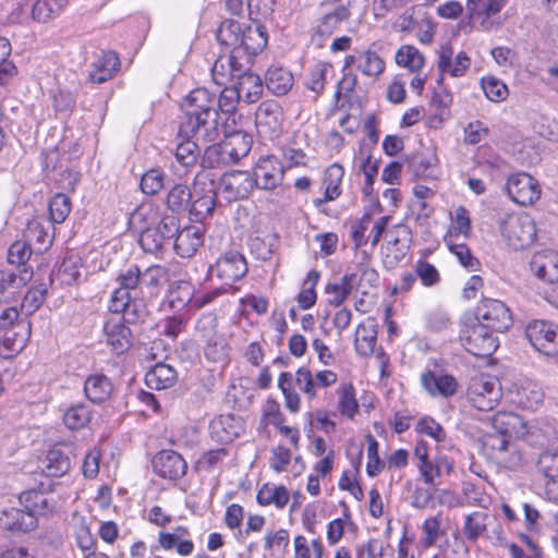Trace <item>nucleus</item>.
<instances>
[{
    "instance_id": "f257e3e1",
    "label": "nucleus",
    "mask_w": 558,
    "mask_h": 558,
    "mask_svg": "<svg viewBox=\"0 0 558 558\" xmlns=\"http://www.w3.org/2000/svg\"><path fill=\"white\" fill-rule=\"evenodd\" d=\"M184 117L180 122L179 135L194 137L204 143L216 142L219 137V113L217 96L206 88L192 90L182 104Z\"/></svg>"
},
{
    "instance_id": "f03ea898",
    "label": "nucleus",
    "mask_w": 558,
    "mask_h": 558,
    "mask_svg": "<svg viewBox=\"0 0 558 558\" xmlns=\"http://www.w3.org/2000/svg\"><path fill=\"white\" fill-rule=\"evenodd\" d=\"M218 41L231 48L236 54L243 56V59L251 58L260 52L267 45L268 36L266 28L257 22L242 27L234 20H226L217 31Z\"/></svg>"
},
{
    "instance_id": "7ed1b4c3",
    "label": "nucleus",
    "mask_w": 558,
    "mask_h": 558,
    "mask_svg": "<svg viewBox=\"0 0 558 558\" xmlns=\"http://www.w3.org/2000/svg\"><path fill=\"white\" fill-rule=\"evenodd\" d=\"M495 331L473 320L471 316L462 319L460 341L463 348L474 356H490L499 345Z\"/></svg>"
},
{
    "instance_id": "20e7f679",
    "label": "nucleus",
    "mask_w": 558,
    "mask_h": 558,
    "mask_svg": "<svg viewBox=\"0 0 558 558\" xmlns=\"http://www.w3.org/2000/svg\"><path fill=\"white\" fill-rule=\"evenodd\" d=\"M501 236L513 250L531 246L536 240V225L527 214H507L499 221Z\"/></svg>"
},
{
    "instance_id": "39448f33",
    "label": "nucleus",
    "mask_w": 558,
    "mask_h": 558,
    "mask_svg": "<svg viewBox=\"0 0 558 558\" xmlns=\"http://www.w3.org/2000/svg\"><path fill=\"white\" fill-rule=\"evenodd\" d=\"M500 383L485 374L471 377L466 388L469 403L478 411H492L501 400Z\"/></svg>"
},
{
    "instance_id": "423d86ee",
    "label": "nucleus",
    "mask_w": 558,
    "mask_h": 558,
    "mask_svg": "<svg viewBox=\"0 0 558 558\" xmlns=\"http://www.w3.org/2000/svg\"><path fill=\"white\" fill-rule=\"evenodd\" d=\"M471 317L496 333L505 332L512 326V315L509 307L496 299H482Z\"/></svg>"
},
{
    "instance_id": "0eeeda50",
    "label": "nucleus",
    "mask_w": 558,
    "mask_h": 558,
    "mask_svg": "<svg viewBox=\"0 0 558 558\" xmlns=\"http://www.w3.org/2000/svg\"><path fill=\"white\" fill-rule=\"evenodd\" d=\"M116 281L118 287L110 298L114 308H122L128 300L144 299L141 268L137 265H130L121 269Z\"/></svg>"
},
{
    "instance_id": "6e6552de",
    "label": "nucleus",
    "mask_w": 558,
    "mask_h": 558,
    "mask_svg": "<svg viewBox=\"0 0 558 558\" xmlns=\"http://www.w3.org/2000/svg\"><path fill=\"white\" fill-rule=\"evenodd\" d=\"M525 335L532 347L546 356L558 354V326L553 322L535 319L527 324Z\"/></svg>"
},
{
    "instance_id": "1a4fd4ad",
    "label": "nucleus",
    "mask_w": 558,
    "mask_h": 558,
    "mask_svg": "<svg viewBox=\"0 0 558 558\" xmlns=\"http://www.w3.org/2000/svg\"><path fill=\"white\" fill-rule=\"evenodd\" d=\"M482 444L486 454L505 468L514 469L522 462L515 445L505 435L488 433L483 437Z\"/></svg>"
},
{
    "instance_id": "9d476101",
    "label": "nucleus",
    "mask_w": 558,
    "mask_h": 558,
    "mask_svg": "<svg viewBox=\"0 0 558 558\" xmlns=\"http://www.w3.org/2000/svg\"><path fill=\"white\" fill-rule=\"evenodd\" d=\"M208 272L210 277L219 278L222 281V287L228 290L235 281L246 275L247 264L242 254L236 251H229L217 259Z\"/></svg>"
},
{
    "instance_id": "9b49d317",
    "label": "nucleus",
    "mask_w": 558,
    "mask_h": 558,
    "mask_svg": "<svg viewBox=\"0 0 558 558\" xmlns=\"http://www.w3.org/2000/svg\"><path fill=\"white\" fill-rule=\"evenodd\" d=\"M506 187L509 197L522 206L533 205L542 194L537 180L525 172L509 175Z\"/></svg>"
},
{
    "instance_id": "f8f14e48",
    "label": "nucleus",
    "mask_w": 558,
    "mask_h": 558,
    "mask_svg": "<svg viewBox=\"0 0 558 558\" xmlns=\"http://www.w3.org/2000/svg\"><path fill=\"white\" fill-rule=\"evenodd\" d=\"M345 275H354L352 288L363 295H366L371 289L376 288L379 283V274L372 266L371 255L365 250L356 253Z\"/></svg>"
},
{
    "instance_id": "ddd939ff",
    "label": "nucleus",
    "mask_w": 558,
    "mask_h": 558,
    "mask_svg": "<svg viewBox=\"0 0 558 558\" xmlns=\"http://www.w3.org/2000/svg\"><path fill=\"white\" fill-rule=\"evenodd\" d=\"M255 186L253 177L247 171L225 173L217 186V193L228 202L246 198Z\"/></svg>"
},
{
    "instance_id": "4468645a",
    "label": "nucleus",
    "mask_w": 558,
    "mask_h": 558,
    "mask_svg": "<svg viewBox=\"0 0 558 558\" xmlns=\"http://www.w3.org/2000/svg\"><path fill=\"white\" fill-rule=\"evenodd\" d=\"M251 147L252 137L243 131H235L227 135L220 145L207 147L206 154L219 155L223 161L236 162L250 153Z\"/></svg>"
},
{
    "instance_id": "2eb2a0df",
    "label": "nucleus",
    "mask_w": 558,
    "mask_h": 558,
    "mask_svg": "<svg viewBox=\"0 0 558 558\" xmlns=\"http://www.w3.org/2000/svg\"><path fill=\"white\" fill-rule=\"evenodd\" d=\"M247 65L248 58L244 60L243 56L236 54L231 49L229 53L220 54L215 61L211 68L213 80L219 86L227 85L235 81Z\"/></svg>"
},
{
    "instance_id": "dca6fc26",
    "label": "nucleus",
    "mask_w": 558,
    "mask_h": 558,
    "mask_svg": "<svg viewBox=\"0 0 558 558\" xmlns=\"http://www.w3.org/2000/svg\"><path fill=\"white\" fill-rule=\"evenodd\" d=\"M257 132L265 138H276L282 130V111L276 101H263L255 113Z\"/></svg>"
},
{
    "instance_id": "f3484780",
    "label": "nucleus",
    "mask_w": 558,
    "mask_h": 558,
    "mask_svg": "<svg viewBox=\"0 0 558 558\" xmlns=\"http://www.w3.org/2000/svg\"><path fill=\"white\" fill-rule=\"evenodd\" d=\"M283 174L284 168L278 158L263 156L256 162L252 177L256 187L274 190L281 183Z\"/></svg>"
},
{
    "instance_id": "a211bd4d",
    "label": "nucleus",
    "mask_w": 558,
    "mask_h": 558,
    "mask_svg": "<svg viewBox=\"0 0 558 558\" xmlns=\"http://www.w3.org/2000/svg\"><path fill=\"white\" fill-rule=\"evenodd\" d=\"M471 65V59L464 51H460L453 59V50L449 45H442L437 51V68L439 71L438 83L444 80V74L460 77L465 74Z\"/></svg>"
},
{
    "instance_id": "6ab92c4d",
    "label": "nucleus",
    "mask_w": 558,
    "mask_h": 558,
    "mask_svg": "<svg viewBox=\"0 0 558 558\" xmlns=\"http://www.w3.org/2000/svg\"><path fill=\"white\" fill-rule=\"evenodd\" d=\"M244 432L241 417L233 414H222L211 420L209 435L213 440L221 445L230 444Z\"/></svg>"
},
{
    "instance_id": "aec40b11",
    "label": "nucleus",
    "mask_w": 558,
    "mask_h": 558,
    "mask_svg": "<svg viewBox=\"0 0 558 558\" xmlns=\"http://www.w3.org/2000/svg\"><path fill=\"white\" fill-rule=\"evenodd\" d=\"M420 381L423 389L433 398H450L458 392L459 388L453 375L436 374L429 369L421 374Z\"/></svg>"
},
{
    "instance_id": "412c9836",
    "label": "nucleus",
    "mask_w": 558,
    "mask_h": 558,
    "mask_svg": "<svg viewBox=\"0 0 558 558\" xmlns=\"http://www.w3.org/2000/svg\"><path fill=\"white\" fill-rule=\"evenodd\" d=\"M537 471L545 480L547 498L558 505V450H546L537 460Z\"/></svg>"
},
{
    "instance_id": "4be33fe9",
    "label": "nucleus",
    "mask_w": 558,
    "mask_h": 558,
    "mask_svg": "<svg viewBox=\"0 0 558 558\" xmlns=\"http://www.w3.org/2000/svg\"><path fill=\"white\" fill-rule=\"evenodd\" d=\"M153 468L160 477L178 480L186 473L187 464L180 453L173 450H161L153 459Z\"/></svg>"
},
{
    "instance_id": "5701e85b",
    "label": "nucleus",
    "mask_w": 558,
    "mask_h": 558,
    "mask_svg": "<svg viewBox=\"0 0 558 558\" xmlns=\"http://www.w3.org/2000/svg\"><path fill=\"white\" fill-rule=\"evenodd\" d=\"M512 402L526 410H536L544 400L542 387L531 379H520L511 391Z\"/></svg>"
},
{
    "instance_id": "b1692460",
    "label": "nucleus",
    "mask_w": 558,
    "mask_h": 558,
    "mask_svg": "<svg viewBox=\"0 0 558 558\" xmlns=\"http://www.w3.org/2000/svg\"><path fill=\"white\" fill-rule=\"evenodd\" d=\"M203 243L204 228L198 225L184 227L172 242L177 254L183 258L192 257Z\"/></svg>"
},
{
    "instance_id": "393cba45",
    "label": "nucleus",
    "mask_w": 558,
    "mask_h": 558,
    "mask_svg": "<svg viewBox=\"0 0 558 558\" xmlns=\"http://www.w3.org/2000/svg\"><path fill=\"white\" fill-rule=\"evenodd\" d=\"M104 331L108 345L117 354L128 351L132 345V332L120 318H109L105 324Z\"/></svg>"
},
{
    "instance_id": "a878e982",
    "label": "nucleus",
    "mask_w": 558,
    "mask_h": 558,
    "mask_svg": "<svg viewBox=\"0 0 558 558\" xmlns=\"http://www.w3.org/2000/svg\"><path fill=\"white\" fill-rule=\"evenodd\" d=\"M189 537V529L180 525L174 527L172 532L160 531L158 533V545L165 550L175 548L180 556H190L194 550V543Z\"/></svg>"
},
{
    "instance_id": "bb28decb",
    "label": "nucleus",
    "mask_w": 558,
    "mask_h": 558,
    "mask_svg": "<svg viewBox=\"0 0 558 558\" xmlns=\"http://www.w3.org/2000/svg\"><path fill=\"white\" fill-rule=\"evenodd\" d=\"M533 274L543 281L558 282V253L550 250L536 252L531 259Z\"/></svg>"
},
{
    "instance_id": "cd10ccee",
    "label": "nucleus",
    "mask_w": 558,
    "mask_h": 558,
    "mask_svg": "<svg viewBox=\"0 0 558 558\" xmlns=\"http://www.w3.org/2000/svg\"><path fill=\"white\" fill-rule=\"evenodd\" d=\"M492 426L495 433L509 438H522L527 434L525 421L513 412H497L492 417Z\"/></svg>"
},
{
    "instance_id": "c85d7f7f",
    "label": "nucleus",
    "mask_w": 558,
    "mask_h": 558,
    "mask_svg": "<svg viewBox=\"0 0 558 558\" xmlns=\"http://www.w3.org/2000/svg\"><path fill=\"white\" fill-rule=\"evenodd\" d=\"M233 86L244 104L258 101L264 90L263 81L259 75L247 71V68L242 71Z\"/></svg>"
},
{
    "instance_id": "c756f323",
    "label": "nucleus",
    "mask_w": 558,
    "mask_h": 558,
    "mask_svg": "<svg viewBox=\"0 0 558 558\" xmlns=\"http://www.w3.org/2000/svg\"><path fill=\"white\" fill-rule=\"evenodd\" d=\"M20 502L25 508L26 514H32L37 520L39 515H46L53 511L56 502L47 494L31 489L20 495Z\"/></svg>"
},
{
    "instance_id": "7c9ffc66",
    "label": "nucleus",
    "mask_w": 558,
    "mask_h": 558,
    "mask_svg": "<svg viewBox=\"0 0 558 558\" xmlns=\"http://www.w3.org/2000/svg\"><path fill=\"white\" fill-rule=\"evenodd\" d=\"M120 59L113 51H104L92 64L89 80L93 83L101 84L113 76L119 70Z\"/></svg>"
},
{
    "instance_id": "2f4dec72",
    "label": "nucleus",
    "mask_w": 558,
    "mask_h": 558,
    "mask_svg": "<svg viewBox=\"0 0 558 558\" xmlns=\"http://www.w3.org/2000/svg\"><path fill=\"white\" fill-rule=\"evenodd\" d=\"M37 526V520L24 510L11 507L0 512V527L8 531L27 532Z\"/></svg>"
},
{
    "instance_id": "473e14b6",
    "label": "nucleus",
    "mask_w": 558,
    "mask_h": 558,
    "mask_svg": "<svg viewBox=\"0 0 558 558\" xmlns=\"http://www.w3.org/2000/svg\"><path fill=\"white\" fill-rule=\"evenodd\" d=\"M344 177V169L339 163L329 166L324 175L323 184L325 186V194L323 198L314 199L316 207H319L326 202H331L341 195V182Z\"/></svg>"
},
{
    "instance_id": "72a5a7b5",
    "label": "nucleus",
    "mask_w": 558,
    "mask_h": 558,
    "mask_svg": "<svg viewBox=\"0 0 558 558\" xmlns=\"http://www.w3.org/2000/svg\"><path fill=\"white\" fill-rule=\"evenodd\" d=\"M113 391L111 380L104 374H94L86 378L84 392L93 403H102L107 401Z\"/></svg>"
},
{
    "instance_id": "f704fd0d",
    "label": "nucleus",
    "mask_w": 558,
    "mask_h": 558,
    "mask_svg": "<svg viewBox=\"0 0 558 558\" xmlns=\"http://www.w3.org/2000/svg\"><path fill=\"white\" fill-rule=\"evenodd\" d=\"M178 379L177 371L169 364L157 363L145 375V383L150 389H168Z\"/></svg>"
},
{
    "instance_id": "c9c22d12",
    "label": "nucleus",
    "mask_w": 558,
    "mask_h": 558,
    "mask_svg": "<svg viewBox=\"0 0 558 558\" xmlns=\"http://www.w3.org/2000/svg\"><path fill=\"white\" fill-rule=\"evenodd\" d=\"M377 341V325L374 319L368 318L366 322L361 323L355 330V350L360 355H371Z\"/></svg>"
},
{
    "instance_id": "e433bc0d",
    "label": "nucleus",
    "mask_w": 558,
    "mask_h": 558,
    "mask_svg": "<svg viewBox=\"0 0 558 558\" xmlns=\"http://www.w3.org/2000/svg\"><path fill=\"white\" fill-rule=\"evenodd\" d=\"M265 84L274 95L282 96L292 88L293 75L282 66L271 65L266 72Z\"/></svg>"
},
{
    "instance_id": "4c0bfd02",
    "label": "nucleus",
    "mask_w": 558,
    "mask_h": 558,
    "mask_svg": "<svg viewBox=\"0 0 558 558\" xmlns=\"http://www.w3.org/2000/svg\"><path fill=\"white\" fill-rule=\"evenodd\" d=\"M68 3V0H37L32 7V19L38 23H48L57 19Z\"/></svg>"
},
{
    "instance_id": "58836bf2",
    "label": "nucleus",
    "mask_w": 558,
    "mask_h": 558,
    "mask_svg": "<svg viewBox=\"0 0 558 558\" xmlns=\"http://www.w3.org/2000/svg\"><path fill=\"white\" fill-rule=\"evenodd\" d=\"M70 466L69 456L59 448H52L43 462V473L47 476L59 477L64 475Z\"/></svg>"
},
{
    "instance_id": "ea45409f",
    "label": "nucleus",
    "mask_w": 558,
    "mask_h": 558,
    "mask_svg": "<svg viewBox=\"0 0 558 558\" xmlns=\"http://www.w3.org/2000/svg\"><path fill=\"white\" fill-rule=\"evenodd\" d=\"M350 17V10L344 4H338L330 12H327L322 17L318 26L317 34L329 37L339 27L342 22L348 21Z\"/></svg>"
},
{
    "instance_id": "a19ab883",
    "label": "nucleus",
    "mask_w": 558,
    "mask_h": 558,
    "mask_svg": "<svg viewBox=\"0 0 558 558\" xmlns=\"http://www.w3.org/2000/svg\"><path fill=\"white\" fill-rule=\"evenodd\" d=\"M289 492L284 486H276L265 484L257 493V502L260 506L275 505L278 509H282L289 501Z\"/></svg>"
},
{
    "instance_id": "79ce46f5",
    "label": "nucleus",
    "mask_w": 558,
    "mask_h": 558,
    "mask_svg": "<svg viewBox=\"0 0 558 558\" xmlns=\"http://www.w3.org/2000/svg\"><path fill=\"white\" fill-rule=\"evenodd\" d=\"M140 299L128 300V303L122 306V308H114L112 306V300L109 302V310L113 314H118L121 316H117L116 318H120L124 324L133 325L137 322L142 320L146 315V308Z\"/></svg>"
},
{
    "instance_id": "37998d69",
    "label": "nucleus",
    "mask_w": 558,
    "mask_h": 558,
    "mask_svg": "<svg viewBox=\"0 0 558 558\" xmlns=\"http://www.w3.org/2000/svg\"><path fill=\"white\" fill-rule=\"evenodd\" d=\"M357 69L367 76L377 77L385 70V62L377 52L366 49L357 52Z\"/></svg>"
},
{
    "instance_id": "c03bdc74",
    "label": "nucleus",
    "mask_w": 558,
    "mask_h": 558,
    "mask_svg": "<svg viewBox=\"0 0 558 558\" xmlns=\"http://www.w3.org/2000/svg\"><path fill=\"white\" fill-rule=\"evenodd\" d=\"M192 192L185 184H175L167 194V207L172 213L185 211L191 204Z\"/></svg>"
},
{
    "instance_id": "a18cd8bd",
    "label": "nucleus",
    "mask_w": 558,
    "mask_h": 558,
    "mask_svg": "<svg viewBox=\"0 0 558 558\" xmlns=\"http://www.w3.org/2000/svg\"><path fill=\"white\" fill-rule=\"evenodd\" d=\"M396 62L411 72H417L424 65V57L416 47L404 45L397 50Z\"/></svg>"
},
{
    "instance_id": "49530a36",
    "label": "nucleus",
    "mask_w": 558,
    "mask_h": 558,
    "mask_svg": "<svg viewBox=\"0 0 558 558\" xmlns=\"http://www.w3.org/2000/svg\"><path fill=\"white\" fill-rule=\"evenodd\" d=\"M82 258L70 254L65 256L58 270V279L62 284L71 286L81 277Z\"/></svg>"
},
{
    "instance_id": "de8ad7c7",
    "label": "nucleus",
    "mask_w": 558,
    "mask_h": 558,
    "mask_svg": "<svg viewBox=\"0 0 558 558\" xmlns=\"http://www.w3.org/2000/svg\"><path fill=\"white\" fill-rule=\"evenodd\" d=\"M92 412L88 405L77 403L70 407L63 414V422L70 429H80L85 427L90 421Z\"/></svg>"
},
{
    "instance_id": "09e8293b",
    "label": "nucleus",
    "mask_w": 558,
    "mask_h": 558,
    "mask_svg": "<svg viewBox=\"0 0 558 558\" xmlns=\"http://www.w3.org/2000/svg\"><path fill=\"white\" fill-rule=\"evenodd\" d=\"M141 276L144 298L146 295L150 296L156 293L157 288L166 280L167 270L160 265H153L147 267L144 271L141 270Z\"/></svg>"
},
{
    "instance_id": "8fccbe9b",
    "label": "nucleus",
    "mask_w": 558,
    "mask_h": 558,
    "mask_svg": "<svg viewBox=\"0 0 558 558\" xmlns=\"http://www.w3.org/2000/svg\"><path fill=\"white\" fill-rule=\"evenodd\" d=\"M218 193L211 187L203 196L196 198L190 207V214L195 220H203L211 216L216 206Z\"/></svg>"
},
{
    "instance_id": "3c124183",
    "label": "nucleus",
    "mask_w": 558,
    "mask_h": 558,
    "mask_svg": "<svg viewBox=\"0 0 558 558\" xmlns=\"http://www.w3.org/2000/svg\"><path fill=\"white\" fill-rule=\"evenodd\" d=\"M294 558H323L324 545L319 538L311 543L303 535H298L293 541Z\"/></svg>"
},
{
    "instance_id": "603ef678",
    "label": "nucleus",
    "mask_w": 558,
    "mask_h": 558,
    "mask_svg": "<svg viewBox=\"0 0 558 558\" xmlns=\"http://www.w3.org/2000/svg\"><path fill=\"white\" fill-rule=\"evenodd\" d=\"M206 342L204 353L205 356L213 362H225L229 355V343L223 335L204 340Z\"/></svg>"
},
{
    "instance_id": "864d4df0",
    "label": "nucleus",
    "mask_w": 558,
    "mask_h": 558,
    "mask_svg": "<svg viewBox=\"0 0 558 558\" xmlns=\"http://www.w3.org/2000/svg\"><path fill=\"white\" fill-rule=\"evenodd\" d=\"M337 395L339 397L338 409L340 413L352 418L359 408L354 387L351 384H342L337 389Z\"/></svg>"
},
{
    "instance_id": "5fc2aeb1",
    "label": "nucleus",
    "mask_w": 558,
    "mask_h": 558,
    "mask_svg": "<svg viewBox=\"0 0 558 558\" xmlns=\"http://www.w3.org/2000/svg\"><path fill=\"white\" fill-rule=\"evenodd\" d=\"M354 275H344L340 283H328L326 293L329 295V303L340 306L350 295Z\"/></svg>"
},
{
    "instance_id": "6e6d98bb",
    "label": "nucleus",
    "mask_w": 558,
    "mask_h": 558,
    "mask_svg": "<svg viewBox=\"0 0 558 558\" xmlns=\"http://www.w3.org/2000/svg\"><path fill=\"white\" fill-rule=\"evenodd\" d=\"M186 140L178 144L175 149V158L183 167H192L196 163L199 156V147L197 141L191 140L192 137H185Z\"/></svg>"
},
{
    "instance_id": "4d7b16f0",
    "label": "nucleus",
    "mask_w": 558,
    "mask_h": 558,
    "mask_svg": "<svg viewBox=\"0 0 558 558\" xmlns=\"http://www.w3.org/2000/svg\"><path fill=\"white\" fill-rule=\"evenodd\" d=\"M481 86L486 97L495 102L505 100L509 93L507 85L495 76L483 77Z\"/></svg>"
},
{
    "instance_id": "13d9d810",
    "label": "nucleus",
    "mask_w": 558,
    "mask_h": 558,
    "mask_svg": "<svg viewBox=\"0 0 558 558\" xmlns=\"http://www.w3.org/2000/svg\"><path fill=\"white\" fill-rule=\"evenodd\" d=\"M140 244L146 253L155 254L161 251L168 243L163 239L159 229L156 227H149L142 231Z\"/></svg>"
},
{
    "instance_id": "bf43d9fd",
    "label": "nucleus",
    "mask_w": 558,
    "mask_h": 558,
    "mask_svg": "<svg viewBox=\"0 0 558 558\" xmlns=\"http://www.w3.org/2000/svg\"><path fill=\"white\" fill-rule=\"evenodd\" d=\"M165 173L154 168L146 171L141 179V190L146 195H156L165 186Z\"/></svg>"
},
{
    "instance_id": "052dcab7",
    "label": "nucleus",
    "mask_w": 558,
    "mask_h": 558,
    "mask_svg": "<svg viewBox=\"0 0 558 558\" xmlns=\"http://www.w3.org/2000/svg\"><path fill=\"white\" fill-rule=\"evenodd\" d=\"M487 514L475 511L465 517L464 534L468 539L476 541L486 531Z\"/></svg>"
},
{
    "instance_id": "680f3d73",
    "label": "nucleus",
    "mask_w": 558,
    "mask_h": 558,
    "mask_svg": "<svg viewBox=\"0 0 558 558\" xmlns=\"http://www.w3.org/2000/svg\"><path fill=\"white\" fill-rule=\"evenodd\" d=\"M414 271L422 286L426 288L435 287L440 282V274L438 269L430 263L418 259L415 264Z\"/></svg>"
},
{
    "instance_id": "e2e57ef3",
    "label": "nucleus",
    "mask_w": 558,
    "mask_h": 558,
    "mask_svg": "<svg viewBox=\"0 0 558 558\" xmlns=\"http://www.w3.org/2000/svg\"><path fill=\"white\" fill-rule=\"evenodd\" d=\"M331 70V65L329 63L319 62L316 63L308 75L306 81V86L308 89L319 95L324 92L327 73Z\"/></svg>"
},
{
    "instance_id": "0e129e2a",
    "label": "nucleus",
    "mask_w": 558,
    "mask_h": 558,
    "mask_svg": "<svg viewBox=\"0 0 558 558\" xmlns=\"http://www.w3.org/2000/svg\"><path fill=\"white\" fill-rule=\"evenodd\" d=\"M71 211V201L62 193L52 197L49 203L50 218L54 223L63 222Z\"/></svg>"
},
{
    "instance_id": "69168bd1",
    "label": "nucleus",
    "mask_w": 558,
    "mask_h": 558,
    "mask_svg": "<svg viewBox=\"0 0 558 558\" xmlns=\"http://www.w3.org/2000/svg\"><path fill=\"white\" fill-rule=\"evenodd\" d=\"M185 293L187 302L191 303V307L198 310L210 304L216 298L227 292L225 287L215 288L205 293L194 294L191 287H186L183 291Z\"/></svg>"
},
{
    "instance_id": "338daca9",
    "label": "nucleus",
    "mask_w": 558,
    "mask_h": 558,
    "mask_svg": "<svg viewBox=\"0 0 558 558\" xmlns=\"http://www.w3.org/2000/svg\"><path fill=\"white\" fill-rule=\"evenodd\" d=\"M295 385L308 400H313L317 397L315 376L310 368L303 366L295 372Z\"/></svg>"
},
{
    "instance_id": "774afa93",
    "label": "nucleus",
    "mask_w": 558,
    "mask_h": 558,
    "mask_svg": "<svg viewBox=\"0 0 558 558\" xmlns=\"http://www.w3.org/2000/svg\"><path fill=\"white\" fill-rule=\"evenodd\" d=\"M276 239L255 236L250 241L251 253L260 260H268L275 253Z\"/></svg>"
}]
</instances>
